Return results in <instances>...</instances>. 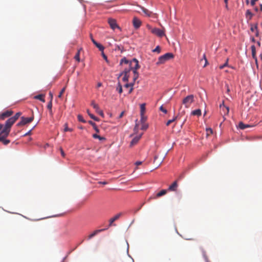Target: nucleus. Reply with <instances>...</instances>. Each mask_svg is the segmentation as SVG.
<instances>
[{
    "mask_svg": "<svg viewBox=\"0 0 262 262\" xmlns=\"http://www.w3.org/2000/svg\"><path fill=\"white\" fill-rule=\"evenodd\" d=\"M60 151L62 156L63 157H64L66 155H65V153L64 152L63 149L61 148H60Z\"/></svg>",
    "mask_w": 262,
    "mask_h": 262,
    "instance_id": "46",
    "label": "nucleus"
},
{
    "mask_svg": "<svg viewBox=\"0 0 262 262\" xmlns=\"http://www.w3.org/2000/svg\"><path fill=\"white\" fill-rule=\"evenodd\" d=\"M13 114H14V115H21L22 113H21L20 112H14V111H13L11 110H7V111L4 112L1 115H12Z\"/></svg>",
    "mask_w": 262,
    "mask_h": 262,
    "instance_id": "14",
    "label": "nucleus"
},
{
    "mask_svg": "<svg viewBox=\"0 0 262 262\" xmlns=\"http://www.w3.org/2000/svg\"><path fill=\"white\" fill-rule=\"evenodd\" d=\"M32 134V129L30 130L29 132H28L27 133H26L24 136H26L28 135H30Z\"/></svg>",
    "mask_w": 262,
    "mask_h": 262,
    "instance_id": "49",
    "label": "nucleus"
},
{
    "mask_svg": "<svg viewBox=\"0 0 262 262\" xmlns=\"http://www.w3.org/2000/svg\"><path fill=\"white\" fill-rule=\"evenodd\" d=\"M116 90L120 94L122 93V91H123L122 87V85H121V83L119 82L118 83V86L116 88Z\"/></svg>",
    "mask_w": 262,
    "mask_h": 262,
    "instance_id": "29",
    "label": "nucleus"
},
{
    "mask_svg": "<svg viewBox=\"0 0 262 262\" xmlns=\"http://www.w3.org/2000/svg\"><path fill=\"white\" fill-rule=\"evenodd\" d=\"M145 113V104L143 103L140 105V115H144Z\"/></svg>",
    "mask_w": 262,
    "mask_h": 262,
    "instance_id": "27",
    "label": "nucleus"
},
{
    "mask_svg": "<svg viewBox=\"0 0 262 262\" xmlns=\"http://www.w3.org/2000/svg\"><path fill=\"white\" fill-rule=\"evenodd\" d=\"M95 45L99 49L100 51H101V52L103 51L104 47L101 44L97 42V43H96Z\"/></svg>",
    "mask_w": 262,
    "mask_h": 262,
    "instance_id": "33",
    "label": "nucleus"
},
{
    "mask_svg": "<svg viewBox=\"0 0 262 262\" xmlns=\"http://www.w3.org/2000/svg\"><path fill=\"white\" fill-rule=\"evenodd\" d=\"M246 3L247 5H248L249 4V0H246Z\"/></svg>",
    "mask_w": 262,
    "mask_h": 262,
    "instance_id": "57",
    "label": "nucleus"
},
{
    "mask_svg": "<svg viewBox=\"0 0 262 262\" xmlns=\"http://www.w3.org/2000/svg\"><path fill=\"white\" fill-rule=\"evenodd\" d=\"M250 26H251L250 30L252 32H255L256 31H257V30H258V25H257V24H255L254 25L251 24Z\"/></svg>",
    "mask_w": 262,
    "mask_h": 262,
    "instance_id": "26",
    "label": "nucleus"
},
{
    "mask_svg": "<svg viewBox=\"0 0 262 262\" xmlns=\"http://www.w3.org/2000/svg\"><path fill=\"white\" fill-rule=\"evenodd\" d=\"M167 190L166 189H163L158 193H157L156 198L161 197L166 194Z\"/></svg>",
    "mask_w": 262,
    "mask_h": 262,
    "instance_id": "24",
    "label": "nucleus"
},
{
    "mask_svg": "<svg viewBox=\"0 0 262 262\" xmlns=\"http://www.w3.org/2000/svg\"><path fill=\"white\" fill-rule=\"evenodd\" d=\"M52 101H51L48 103V106H47L48 108L50 111V112H49L50 114H52Z\"/></svg>",
    "mask_w": 262,
    "mask_h": 262,
    "instance_id": "36",
    "label": "nucleus"
},
{
    "mask_svg": "<svg viewBox=\"0 0 262 262\" xmlns=\"http://www.w3.org/2000/svg\"><path fill=\"white\" fill-rule=\"evenodd\" d=\"M228 59H227L226 62L224 64L220 66V67H219L220 69H223L224 67H227L228 66Z\"/></svg>",
    "mask_w": 262,
    "mask_h": 262,
    "instance_id": "41",
    "label": "nucleus"
},
{
    "mask_svg": "<svg viewBox=\"0 0 262 262\" xmlns=\"http://www.w3.org/2000/svg\"><path fill=\"white\" fill-rule=\"evenodd\" d=\"M88 122H89V124H90L92 126H93L95 127V128L96 129V124H95V123L94 122H93L92 121H91V120L89 121Z\"/></svg>",
    "mask_w": 262,
    "mask_h": 262,
    "instance_id": "43",
    "label": "nucleus"
},
{
    "mask_svg": "<svg viewBox=\"0 0 262 262\" xmlns=\"http://www.w3.org/2000/svg\"><path fill=\"white\" fill-rule=\"evenodd\" d=\"M80 50H81V49L77 51V53H76V54L75 55V57H74L75 59L76 60H77L78 62L80 61Z\"/></svg>",
    "mask_w": 262,
    "mask_h": 262,
    "instance_id": "30",
    "label": "nucleus"
},
{
    "mask_svg": "<svg viewBox=\"0 0 262 262\" xmlns=\"http://www.w3.org/2000/svg\"><path fill=\"white\" fill-rule=\"evenodd\" d=\"M160 51H161V48H160V46H157L156 48L152 50L153 52H157L158 53H159L160 52Z\"/></svg>",
    "mask_w": 262,
    "mask_h": 262,
    "instance_id": "37",
    "label": "nucleus"
},
{
    "mask_svg": "<svg viewBox=\"0 0 262 262\" xmlns=\"http://www.w3.org/2000/svg\"><path fill=\"white\" fill-rule=\"evenodd\" d=\"M178 184L177 181H175L168 188V190L171 191H176L177 190Z\"/></svg>",
    "mask_w": 262,
    "mask_h": 262,
    "instance_id": "13",
    "label": "nucleus"
},
{
    "mask_svg": "<svg viewBox=\"0 0 262 262\" xmlns=\"http://www.w3.org/2000/svg\"><path fill=\"white\" fill-rule=\"evenodd\" d=\"M158 156H155V158H154V163H155V162H156V161L157 159H158Z\"/></svg>",
    "mask_w": 262,
    "mask_h": 262,
    "instance_id": "54",
    "label": "nucleus"
},
{
    "mask_svg": "<svg viewBox=\"0 0 262 262\" xmlns=\"http://www.w3.org/2000/svg\"><path fill=\"white\" fill-rule=\"evenodd\" d=\"M45 96L43 95L40 94L36 96H35V98L38 100H39L42 102H45V99H44Z\"/></svg>",
    "mask_w": 262,
    "mask_h": 262,
    "instance_id": "28",
    "label": "nucleus"
},
{
    "mask_svg": "<svg viewBox=\"0 0 262 262\" xmlns=\"http://www.w3.org/2000/svg\"><path fill=\"white\" fill-rule=\"evenodd\" d=\"M102 57L103 58L106 60L107 61V56L104 54L103 51H102Z\"/></svg>",
    "mask_w": 262,
    "mask_h": 262,
    "instance_id": "48",
    "label": "nucleus"
},
{
    "mask_svg": "<svg viewBox=\"0 0 262 262\" xmlns=\"http://www.w3.org/2000/svg\"><path fill=\"white\" fill-rule=\"evenodd\" d=\"M19 116H14L7 120L5 125L0 124V131L4 136H8L11 127L14 122L18 119Z\"/></svg>",
    "mask_w": 262,
    "mask_h": 262,
    "instance_id": "2",
    "label": "nucleus"
},
{
    "mask_svg": "<svg viewBox=\"0 0 262 262\" xmlns=\"http://www.w3.org/2000/svg\"><path fill=\"white\" fill-rule=\"evenodd\" d=\"M102 85V84L101 83L99 82L97 84V87L99 88V87H100Z\"/></svg>",
    "mask_w": 262,
    "mask_h": 262,
    "instance_id": "55",
    "label": "nucleus"
},
{
    "mask_svg": "<svg viewBox=\"0 0 262 262\" xmlns=\"http://www.w3.org/2000/svg\"><path fill=\"white\" fill-rule=\"evenodd\" d=\"M143 133H141L134 137L132 141L130 142V145L132 146L137 144L138 142L139 141Z\"/></svg>",
    "mask_w": 262,
    "mask_h": 262,
    "instance_id": "11",
    "label": "nucleus"
},
{
    "mask_svg": "<svg viewBox=\"0 0 262 262\" xmlns=\"http://www.w3.org/2000/svg\"><path fill=\"white\" fill-rule=\"evenodd\" d=\"M258 0H251V6H253L255 4L256 2H257Z\"/></svg>",
    "mask_w": 262,
    "mask_h": 262,
    "instance_id": "47",
    "label": "nucleus"
},
{
    "mask_svg": "<svg viewBox=\"0 0 262 262\" xmlns=\"http://www.w3.org/2000/svg\"><path fill=\"white\" fill-rule=\"evenodd\" d=\"M64 132H68V131L72 132L73 130V129L72 128H69V127H68L67 123L64 124Z\"/></svg>",
    "mask_w": 262,
    "mask_h": 262,
    "instance_id": "35",
    "label": "nucleus"
},
{
    "mask_svg": "<svg viewBox=\"0 0 262 262\" xmlns=\"http://www.w3.org/2000/svg\"><path fill=\"white\" fill-rule=\"evenodd\" d=\"M260 58L262 59V54L260 55Z\"/></svg>",
    "mask_w": 262,
    "mask_h": 262,
    "instance_id": "64",
    "label": "nucleus"
},
{
    "mask_svg": "<svg viewBox=\"0 0 262 262\" xmlns=\"http://www.w3.org/2000/svg\"><path fill=\"white\" fill-rule=\"evenodd\" d=\"M93 137L95 139H98L100 140H105L104 137H100L99 135L95 134L93 135Z\"/></svg>",
    "mask_w": 262,
    "mask_h": 262,
    "instance_id": "32",
    "label": "nucleus"
},
{
    "mask_svg": "<svg viewBox=\"0 0 262 262\" xmlns=\"http://www.w3.org/2000/svg\"><path fill=\"white\" fill-rule=\"evenodd\" d=\"M254 10L256 12H257L258 11V8L257 7L255 8Z\"/></svg>",
    "mask_w": 262,
    "mask_h": 262,
    "instance_id": "59",
    "label": "nucleus"
},
{
    "mask_svg": "<svg viewBox=\"0 0 262 262\" xmlns=\"http://www.w3.org/2000/svg\"><path fill=\"white\" fill-rule=\"evenodd\" d=\"M147 28L151 32L159 37H162L165 35L164 30L157 28H152L150 25H147Z\"/></svg>",
    "mask_w": 262,
    "mask_h": 262,
    "instance_id": "4",
    "label": "nucleus"
},
{
    "mask_svg": "<svg viewBox=\"0 0 262 262\" xmlns=\"http://www.w3.org/2000/svg\"><path fill=\"white\" fill-rule=\"evenodd\" d=\"M228 0H224V2L226 4L225 7H226V9H228Z\"/></svg>",
    "mask_w": 262,
    "mask_h": 262,
    "instance_id": "52",
    "label": "nucleus"
},
{
    "mask_svg": "<svg viewBox=\"0 0 262 262\" xmlns=\"http://www.w3.org/2000/svg\"><path fill=\"white\" fill-rule=\"evenodd\" d=\"M225 87L226 88L227 93L229 94L230 90L229 86L228 84L226 83L225 84Z\"/></svg>",
    "mask_w": 262,
    "mask_h": 262,
    "instance_id": "42",
    "label": "nucleus"
},
{
    "mask_svg": "<svg viewBox=\"0 0 262 262\" xmlns=\"http://www.w3.org/2000/svg\"><path fill=\"white\" fill-rule=\"evenodd\" d=\"M160 111L161 112H162L164 114H167V110L165 108H164L163 106H161L160 107Z\"/></svg>",
    "mask_w": 262,
    "mask_h": 262,
    "instance_id": "39",
    "label": "nucleus"
},
{
    "mask_svg": "<svg viewBox=\"0 0 262 262\" xmlns=\"http://www.w3.org/2000/svg\"><path fill=\"white\" fill-rule=\"evenodd\" d=\"M8 136H4L2 132L0 131V142H3L4 145H7L10 143V140L6 139Z\"/></svg>",
    "mask_w": 262,
    "mask_h": 262,
    "instance_id": "12",
    "label": "nucleus"
},
{
    "mask_svg": "<svg viewBox=\"0 0 262 262\" xmlns=\"http://www.w3.org/2000/svg\"><path fill=\"white\" fill-rule=\"evenodd\" d=\"M78 119L79 121L85 123V121L83 118L82 116H78Z\"/></svg>",
    "mask_w": 262,
    "mask_h": 262,
    "instance_id": "40",
    "label": "nucleus"
},
{
    "mask_svg": "<svg viewBox=\"0 0 262 262\" xmlns=\"http://www.w3.org/2000/svg\"><path fill=\"white\" fill-rule=\"evenodd\" d=\"M124 114V112H122L120 115H122Z\"/></svg>",
    "mask_w": 262,
    "mask_h": 262,
    "instance_id": "62",
    "label": "nucleus"
},
{
    "mask_svg": "<svg viewBox=\"0 0 262 262\" xmlns=\"http://www.w3.org/2000/svg\"><path fill=\"white\" fill-rule=\"evenodd\" d=\"M135 81H134L132 83H126L124 85V87L125 89H128V88H129V90H128V94H130L132 93V92H133V86L134 85V83H135Z\"/></svg>",
    "mask_w": 262,
    "mask_h": 262,
    "instance_id": "16",
    "label": "nucleus"
},
{
    "mask_svg": "<svg viewBox=\"0 0 262 262\" xmlns=\"http://www.w3.org/2000/svg\"><path fill=\"white\" fill-rule=\"evenodd\" d=\"M260 10L262 11V4H260Z\"/></svg>",
    "mask_w": 262,
    "mask_h": 262,
    "instance_id": "58",
    "label": "nucleus"
},
{
    "mask_svg": "<svg viewBox=\"0 0 262 262\" xmlns=\"http://www.w3.org/2000/svg\"><path fill=\"white\" fill-rule=\"evenodd\" d=\"M257 44H258V45L259 46H260V43L259 42H257Z\"/></svg>",
    "mask_w": 262,
    "mask_h": 262,
    "instance_id": "63",
    "label": "nucleus"
},
{
    "mask_svg": "<svg viewBox=\"0 0 262 262\" xmlns=\"http://www.w3.org/2000/svg\"><path fill=\"white\" fill-rule=\"evenodd\" d=\"M253 125L248 124H244L242 122H240L238 125V127L240 128L241 129H245L246 128L250 127L253 126Z\"/></svg>",
    "mask_w": 262,
    "mask_h": 262,
    "instance_id": "17",
    "label": "nucleus"
},
{
    "mask_svg": "<svg viewBox=\"0 0 262 262\" xmlns=\"http://www.w3.org/2000/svg\"><path fill=\"white\" fill-rule=\"evenodd\" d=\"M108 23L113 30H115L116 28L120 29V27L117 24L116 20L113 18H109Z\"/></svg>",
    "mask_w": 262,
    "mask_h": 262,
    "instance_id": "9",
    "label": "nucleus"
},
{
    "mask_svg": "<svg viewBox=\"0 0 262 262\" xmlns=\"http://www.w3.org/2000/svg\"><path fill=\"white\" fill-rule=\"evenodd\" d=\"M92 105L93 106V107L96 110V112L97 114H98L99 115H103L102 111L99 110L98 104L93 102L92 103Z\"/></svg>",
    "mask_w": 262,
    "mask_h": 262,
    "instance_id": "20",
    "label": "nucleus"
},
{
    "mask_svg": "<svg viewBox=\"0 0 262 262\" xmlns=\"http://www.w3.org/2000/svg\"><path fill=\"white\" fill-rule=\"evenodd\" d=\"M173 58V55L171 53H167L164 55L159 57L158 61L156 63L157 65L163 64L166 61Z\"/></svg>",
    "mask_w": 262,
    "mask_h": 262,
    "instance_id": "5",
    "label": "nucleus"
},
{
    "mask_svg": "<svg viewBox=\"0 0 262 262\" xmlns=\"http://www.w3.org/2000/svg\"><path fill=\"white\" fill-rule=\"evenodd\" d=\"M121 215V213H118L117 214H116L115 216H114L113 217L111 218L110 221H109V222H110V224H109V225L108 226L109 227H111V226L113 225V223L115 221H116L117 220H118L120 217V216Z\"/></svg>",
    "mask_w": 262,
    "mask_h": 262,
    "instance_id": "15",
    "label": "nucleus"
},
{
    "mask_svg": "<svg viewBox=\"0 0 262 262\" xmlns=\"http://www.w3.org/2000/svg\"><path fill=\"white\" fill-rule=\"evenodd\" d=\"M201 110L200 109H197L194 111H193L191 115H201Z\"/></svg>",
    "mask_w": 262,
    "mask_h": 262,
    "instance_id": "31",
    "label": "nucleus"
},
{
    "mask_svg": "<svg viewBox=\"0 0 262 262\" xmlns=\"http://www.w3.org/2000/svg\"><path fill=\"white\" fill-rule=\"evenodd\" d=\"M133 24L134 28L137 29L141 26V21L137 17H134L133 20Z\"/></svg>",
    "mask_w": 262,
    "mask_h": 262,
    "instance_id": "10",
    "label": "nucleus"
},
{
    "mask_svg": "<svg viewBox=\"0 0 262 262\" xmlns=\"http://www.w3.org/2000/svg\"><path fill=\"white\" fill-rule=\"evenodd\" d=\"M258 35H259V32H258V30H257V31H255V36L257 37V36H258Z\"/></svg>",
    "mask_w": 262,
    "mask_h": 262,
    "instance_id": "53",
    "label": "nucleus"
},
{
    "mask_svg": "<svg viewBox=\"0 0 262 262\" xmlns=\"http://www.w3.org/2000/svg\"><path fill=\"white\" fill-rule=\"evenodd\" d=\"M34 119L33 116L30 117H22L21 118V121L17 123V126H22L25 125L27 124H28L30 122H31Z\"/></svg>",
    "mask_w": 262,
    "mask_h": 262,
    "instance_id": "7",
    "label": "nucleus"
},
{
    "mask_svg": "<svg viewBox=\"0 0 262 262\" xmlns=\"http://www.w3.org/2000/svg\"><path fill=\"white\" fill-rule=\"evenodd\" d=\"M91 118L96 121H98L99 119L97 116H91Z\"/></svg>",
    "mask_w": 262,
    "mask_h": 262,
    "instance_id": "45",
    "label": "nucleus"
},
{
    "mask_svg": "<svg viewBox=\"0 0 262 262\" xmlns=\"http://www.w3.org/2000/svg\"><path fill=\"white\" fill-rule=\"evenodd\" d=\"M105 230V229H102L95 230L92 233H91V234H90L88 236V239H91L94 236H95L96 234H97L98 233H99L101 231H104Z\"/></svg>",
    "mask_w": 262,
    "mask_h": 262,
    "instance_id": "18",
    "label": "nucleus"
},
{
    "mask_svg": "<svg viewBox=\"0 0 262 262\" xmlns=\"http://www.w3.org/2000/svg\"><path fill=\"white\" fill-rule=\"evenodd\" d=\"M141 10H142L143 12L144 13V15L147 16H150L152 14V12L150 11H149L148 9L141 7Z\"/></svg>",
    "mask_w": 262,
    "mask_h": 262,
    "instance_id": "21",
    "label": "nucleus"
},
{
    "mask_svg": "<svg viewBox=\"0 0 262 262\" xmlns=\"http://www.w3.org/2000/svg\"><path fill=\"white\" fill-rule=\"evenodd\" d=\"M194 101V96L193 95H189L185 97L182 101V103L186 108L190 106L191 104Z\"/></svg>",
    "mask_w": 262,
    "mask_h": 262,
    "instance_id": "6",
    "label": "nucleus"
},
{
    "mask_svg": "<svg viewBox=\"0 0 262 262\" xmlns=\"http://www.w3.org/2000/svg\"><path fill=\"white\" fill-rule=\"evenodd\" d=\"M220 107L221 113L224 115H228L229 113V107L224 104V101L220 105Z\"/></svg>",
    "mask_w": 262,
    "mask_h": 262,
    "instance_id": "8",
    "label": "nucleus"
},
{
    "mask_svg": "<svg viewBox=\"0 0 262 262\" xmlns=\"http://www.w3.org/2000/svg\"><path fill=\"white\" fill-rule=\"evenodd\" d=\"M30 113H31L32 115H35L37 114L38 113V108L36 106H33L32 107L30 110ZM28 113H30L28 112Z\"/></svg>",
    "mask_w": 262,
    "mask_h": 262,
    "instance_id": "25",
    "label": "nucleus"
},
{
    "mask_svg": "<svg viewBox=\"0 0 262 262\" xmlns=\"http://www.w3.org/2000/svg\"><path fill=\"white\" fill-rule=\"evenodd\" d=\"M251 51H252V57L255 60V62L257 63V57H256V48H255V46L252 45L251 46Z\"/></svg>",
    "mask_w": 262,
    "mask_h": 262,
    "instance_id": "19",
    "label": "nucleus"
},
{
    "mask_svg": "<svg viewBox=\"0 0 262 262\" xmlns=\"http://www.w3.org/2000/svg\"><path fill=\"white\" fill-rule=\"evenodd\" d=\"M142 162H141V161H137V162H136V165L137 166H139V165H141V164H142Z\"/></svg>",
    "mask_w": 262,
    "mask_h": 262,
    "instance_id": "51",
    "label": "nucleus"
},
{
    "mask_svg": "<svg viewBox=\"0 0 262 262\" xmlns=\"http://www.w3.org/2000/svg\"><path fill=\"white\" fill-rule=\"evenodd\" d=\"M252 41L253 42L255 41V39L253 37L252 38Z\"/></svg>",
    "mask_w": 262,
    "mask_h": 262,
    "instance_id": "60",
    "label": "nucleus"
},
{
    "mask_svg": "<svg viewBox=\"0 0 262 262\" xmlns=\"http://www.w3.org/2000/svg\"><path fill=\"white\" fill-rule=\"evenodd\" d=\"M245 15H246V17L248 20H251L253 16V14L252 13V12L250 11V10H247L246 11Z\"/></svg>",
    "mask_w": 262,
    "mask_h": 262,
    "instance_id": "22",
    "label": "nucleus"
},
{
    "mask_svg": "<svg viewBox=\"0 0 262 262\" xmlns=\"http://www.w3.org/2000/svg\"><path fill=\"white\" fill-rule=\"evenodd\" d=\"M2 116V119H4V118H5L4 117L5 116Z\"/></svg>",
    "mask_w": 262,
    "mask_h": 262,
    "instance_id": "61",
    "label": "nucleus"
},
{
    "mask_svg": "<svg viewBox=\"0 0 262 262\" xmlns=\"http://www.w3.org/2000/svg\"><path fill=\"white\" fill-rule=\"evenodd\" d=\"M203 58H204V59L205 60V63L204 67H205L207 63V59H206L205 55H204Z\"/></svg>",
    "mask_w": 262,
    "mask_h": 262,
    "instance_id": "50",
    "label": "nucleus"
},
{
    "mask_svg": "<svg viewBox=\"0 0 262 262\" xmlns=\"http://www.w3.org/2000/svg\"><path fill=\"white\" fill-rule=\"evenodd\" d=\"M147 119V116H140L139 120L138 119L136 120V124L134 129L135 134L138 133L140 127L142 130H146L148 128V124L146 123Z\"/></svg>",
    "mask_w": 262,
    "mask_h": 262,
    "instance_id": "3",
    "label": "nucleus"
},
{
    "mask_svg": "<svg viewBox=\"0 0 262 262\" xmlns=\"http://www.w3.org/2000/svg\"><path fill=\"white\" fill-rule=\"evenodd\" d=\"M123 63L127 64H128L129 68H125L123 72L120 74V76L124 75L122 80L124 82L128 81L129 72L132 70L134 73L133 81H136L139 77V73L137 72V70L140 68V66L138 60L136 58H134L131 61H129L125 57H124L121 60L120 64H122Z\"/></svg>",
    "mask_w": 262,
    "mask_h": 262,
    "instance_id": "1",
    "label": "nucleus"
},
{
    "mask_svg": "<svg viewBox=\"0 0 262 262\" xmlns=\"http://www.w3.org/2000/svg\"><path fill=\"white\" fill-rule=\"evenodd\" d=\"M90 37H91V40L93 42V43L94 45H95V43H97V41L93 38L92 34L90 35Z\"/></svg>",
    "mask_w": 262,
    "mask_h": 262,
    "instance_id": "44",
    "label": "nucleus"
},
{
    "mask_svg": "<svg viewBox=\"0 0 262 262\" xmlns=\"http://www.w3.org/2000/svg\"><path fill=\"white\" fill-rule=\"evenodd\" d=\"M206 136H209L210 135L213 133V130L211 128H207L206 129Z\"/></svg>",
    "mask_w": 262,
    "mask_h": 262,
    "instance_id": "34",
    "label": "nucleus"
},
{
    "mask_svg": "<svg viewBox=\"0 0 262 262\" xmlns=\"http://www.w3.org/2000/svg\"><path fill=\"white\" fill-rule=\"evenodd\" d=\"M100 183H101V184H104H104H107V182H100Z\"/></svg>",
    "mask_w": 262,
    "mask_h": 262,
    "instance_id": "56",
    "label": "nucleus"
},
{
    "mask_svg": "<svg viewBox=\"0 0 262 262\" xmlns=\"http://www.w3.org/2000/svg\"><path fill=\"white\" fill-rule=\"evenodd\" d=\"M65 89L66 88H63L61 89V90L60 91L59 95H58V97L59 98H61L62 97V95H63V94L64 93V91H65Z\"/></svg>",
    "mask_w": 262,
    "mask_h": 262,
    "instance_id": "38",
    "label": "nucleus"
},
{
    "mask_svg": "<svg viewBox=\"0 0 262 262\" xmlns=\"http://www.w3.org/2000/svg\"><path fill=\"white\" fill-rule=\"evenodd\" d=\"M178 119V116L173 117L171 119H169V120L167 121V122L166 123V126L169 125L171 123L176 121Z\"/></svg>",
    "mask_w": 262,
    "mask_h": 262,
    "instance_id": "23",
    "label": "nucleus"
}]
</instances>
